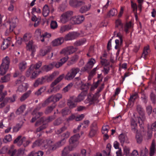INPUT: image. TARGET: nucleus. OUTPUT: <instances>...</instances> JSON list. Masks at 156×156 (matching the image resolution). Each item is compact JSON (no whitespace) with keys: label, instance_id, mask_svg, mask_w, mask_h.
Wrapping results in <instances>:
<instances>
[{"label":"nucleus","instance_id":"obj_1","mask_svg":"<svg viewBox=\"0 0 156 156\" xmlns=\"http://www.w3.org/2000/svg\"><path fill=\"white\" fill-rule=\"evenodd\" d=\"M55 118V117L54 116H52L48 117L47 119L44 118H42L40 119V120H39L37 121L35 125V126H38L42 123H43V124L36 129V133L39 132L46 128L47 126L45 123L46 122H48L52 121Z\"/></svg>","mask_w":156,"mask_h":156},{"label":"nucleus","instance_id":"obj_2","mask_svg":"<svg viewBox=\"0 0 156 156\" xmlns=\"http://www.w3.org/2000/svg\"><path fill=\"white\" fill-rule=\"evenodd\" d=\"M25 77L21 76L15 82L16 86H17V91L19 92H23L26 91L28 87L27 83H24Z\"/></svg>","mask_w":156,"mask_h":156},{"label":"nucleus","instance_id":"obj_3","mask_svg":"<svg viewBox=\"0 0 156 156\" xmlns=\"http://www.w3.org/2000/svg\"><path fill=\"white\" fill-rule=\"evenodd\" d=\"M103 88H101L97 93L93 95L90 94L87 96V98L85 100L84 102L86 104L89 103V105H91L95 102H97L98 98L100 96L99 92Z\"/></svg>","mask_w":156,"mask_h":156},{"label":"nucleus","instance_id":"obj_4","mask_svg":"<svg viewBox=\"0 0 156 156\" xmlns=\"http://www.w3.org/2000/svg\"><path fill=\"white\" fill-rule=\"evenodd\" d=\"M73 14L72 11H68L62 14L60 17L59 22L62 24H66L69 20Z\"/></svg>","mask_w":156,"mask_h":156},{"label":"nucleus","instance_id":"obj_5","mask_svg":"<svg viewBox=\"0 0 156 156\" xmlns=\"http://www.w3.org/2000/svg\"><path fill=\"white\" fill-rule=\"evenodd\" d=\"M39 74L35 69V66L32 65L26 73V76L27 77H30L31 79H34L37 77Z\"/></svg>","mask_w":156,"mask_h":156},{"label":"nucleus","instance_id":"obj_6","mask_svg":"<svg viewBox=\"0 0 156 156\" xmlns=\"http://www.w3.org/2000/svg\"><path fill=\"white\" fill-rule=\"evenodd\" d=\"M62 94L60 93H57L51 95L45 101V104H48L51 102L55 103L62 98Z\"/></svg>","mask_w":156,"mask_h":156},{"label":"nucleus","instance_id":"obj_7","mask_svg":"<svg viewBox=\"0 0 156 156\" xmlns=\"http://www.w3.org/2000/svg\"><path fill=\"white\" fill-rule=\"evenodd\" d=\"M26 49L27 50L31 52V55L33 57L34 56V53L36 51V48H37V46L34 44L33 41L31 40L26 44Z\"/></svg>","mask_w":156,"mask_h":156},{"label":"nucleus","instance_id":"obj_8","mask_svg":"<svg viewBox=\"0 0 156 156\" xmlns=\"http://www.w3.org/2000/svg\"><path fill=\"white\" fill-rule=\"evenodd\" d=\"M84 16L82 15L72 16L71 23L73 24H80L84 21Z\"/></svg>","mask_w":156,"mask_h":156},{"label":"nucleus","instance_id":"obj_9","mask_svg":"<svg viewBox=\"0 0 156 156\" xmlns=\"http://www.w3.org/2000/svg\"><path fill=\"white\" fill-rule=\"evenodd\" d=\"M137 109L140 114H141V117L139 116L137 118L138 123L140 124V126L143 123V121L145 120V118L143 112V109L141 108V106L140 105H137Z\"/></svg>","mask_w":156,"mask_h":156},{"label":"nucleus","instance_id":"obj_10","mask_svg":"<svg viewBox=\"0 0 156 156\" xmlns=\"http://www.w3.org/2000/svg\"><path fill=\"white\" fill-rule=\"evenodd\" d=\"M77 50L76 48H74L73 46H71L63 49L61 52V53L68 55L73 54Z\"/></svg>","mask_w":156,"mask_h":156},{"label":"nucleus","instance_id":"obj_11","mask_svg":"<svg viewBox=\"0 0 156 156\" xmlns=\"http://www.w3.org/2000/svg\"><path fill=\"white\" fill-rule=\"evenodd\" d=\"M40 107H37L36 109L34 110L32 113V115H33V117L32 119L31 122H34L36 119L39 118L40 116L42 115L43 113L42 112H37V110H38L40 109Z\"/></svg>","mask_w":156,"mask_h":156},{"label":"nucleus","instance_id":"obj_12","mask_svg":"<svg viewBox=\"0 0 156 156\" xmlns=\"http://www.w3.org/2000/svg\"><path fill=\"white\" fill-rule=\"evenodd\" d=\"M80 137V136L79 134L74 135L69 139V143L71 144H74V146L73 147L75 148L78 144V140Z\"/></svg>","mask_w":156,"mask_h":156},{"label":"nucleus","instance_id":"obj_13","mask_svg":"<svg viewBox=\"0 0 156 156\" xmlns=\"http://www.w3.org/2000/svg\"><path fill=\"white\" fill-rule=\"evenodd\" d=\"M79 35L76 32H70L65 36V39L66 41L72 40L76 38Z\"/></svg>","mask_w":156,"mask_h":156},{"label":"nucleus","instance_id":"obj_14","mask_svg":"<svg viewBox=\"0 0 156 156\" xmlns=\"http://www.w3.org/2000/svg\"><path fill=\"white\" fill-rule=\"evenodd\" d=\"M18 22V20L16 17H15L10 21L9 30L10 32L12 31L13 29L16 27V24Z\"/></svg>","mask_w":156,"mask_h":156},{"label":"nucleus","instance_id":"obj_15","mask_svg":"<svg viewBox=\"0 0 156 156\" xmlns=\"http://www.w3.org/2000/svg\"><path fill=\"white\" fill-rule=\"evenodd\" d=\"M95 62L96 61L94 59L91 58L89 59L87 64V67H84V68H82V70L83 71H85L87 70L88 68L90 69L92 68Z\"/></svg>","mask_w":156,"mask_h":156},{"label":"nucleus","instance_id":"obj_16","mask_svg":"<svg viewBox=\"0 0 156 156\" xmlns=\"http://www.w3.org/2000/svg\"><path fill=\"white\" fill-rule=\"evenodd\" d=\"M84 4L85 2L83 1H78L77 0H70L69 1L70 5L74 7H77Z\"/></svg>","mask_w":156,"mask_h":156},{"label":"nucleus","instance_id":"obj_17","mask_svg":"<svg viewBox=\"0 0 156 156\" xmlns=\"http://www.w3.org/2000/svg\"><path fill=\"white\" fill-rule=\"evenodd\" d=\"M81 6L80 9L79 11L82 13H85L89 11L91 7V5L90 4L85 5V3L84 5Z\"/></svg>","mask_w":156,"mask_h":156},{"label":"nucleus","instance_id":"obj_18","mask_svg":"<svg viewBox=\"0 0 156 156\" xmlns=\"http://www.w3.org/2000/svg\"><path fill=\"white\" fill-rule=\"evenodd\" d=\"M74 148L72 145L65 147L62 151V156H66L70 151L73 150Z\"/></svg>","mask_w":156,"mask_h":156},{"label":"nucleus","instance_id":"obj_19","mask_svg":"<svg viewBox=\"0 0 156 156\" xmlns=\"http://www.w3.org/2000/svg\"><path fill=\"white\" fill-rule=\"evenodd\" d=\"M11 38L9 37L4 40L1 46V49L4 50L7 48L11 43Z\"/></svg>","mask_w":156,"mask_h":156},{"label":"nucleus","instance_id":"obj_20","mask_svg":"<svg viewBox=\"0 0 156 156\" xmlns=\"http://www.w3.org/2000/svg\"><path fill=\"white\" fill-rule=\"evenodd\" d=\"M25 137H22L20 136H19L14 141V144H16L18 146H20L25 141Z\"/></svg>","mask_w":156,"mask_h":156},{"label":"nucleus","instance_id":"obj_21","mask_svg":"<svg viewBox=\"0 0 156 156\" xmlns=\"http://www.w3.org/2000/svg\"><path fill=\"white\" fill-rule=\"evenodd\" d=\"M63 42L64 40L63 38L60 37L53 40L52 42V44L53 46H56L61 45Z\"/></svg>","mask_w":156,"mask_h":156},{"label":"nucleus","instance_id":"obj_22","mask_svg":"<svg viewBox=\"0 0 156 156\" xmlns=\"http://www.w3.org/2000/svg\"><path fill=\"white\" fill-rule=\"evenodd\" d=\"M156 151V144L154 140H152L150 147V155L152 156Z\"/></svg>","mask_w":156,"mask_h":156},{"label":"nucleus","instance_id":"obj_23","mask_svg":"<svg viewBox=\"0 0 156 156\" xmlns=\"http://www.w3.org/2000/svg\"><path fill=\"white\" fill-rule=\"evenodd\" d=\"M52 143V141L50 140H43L41 143V147L45 148H48L50 144Z\"/></svg>","mask_w":156,"mask_h":156},{"label":"nucleus","instance_id":"obj_24","mask_svg":"<svg viewBox=\"0 0 156 156\" xmlns=\"http://www.w3.org/2000/svg\"><path fill=\"white\" fill-rule=\"evenodd\" d=\"M59 74V72L58 71L55 72L49 76H46L44 78L46 79L48 81H50L52 80L55 77Z\"/></svg>","mask_w":156,"mask_h":156},{"label":"nucleus","instance_id":"obj_25","mask_svg":"<svg viewBox=\"0 0 156 156\" xmlns=\"http://www.w3.org/2000/svg\"><path fill=\"white\" fill-rule=\"evenodd\" d=\"M116 36L118 37L119 39H116L115 40V43L116 45L121 46L123 43L122 36L120 33H118L117 34Z\"/></svg>","mask_w":156,"mask_h":156},{"label":"nucleus","instance_id":"obj_26","mask_svg":"<svg viewBox=\"0 0 156 156\" xmlns=\"http://www.w3.org/2000/svg\"><path fill=\"white\" fill-rule=\"evenodd\" d=\"M50 12V9L48 6L45 5L44 6L43 9L42 14L44 17H46L48 16Z\"/></svg>","mask_w":156,"mask_h":156},{"label":"nucleus","instance_id":"obj_27","mask_svg":"<svg viewBox=\"0 0 156 156\" xmlns=\"http://www.w3.org/2000/svg\"><path fill=\"white\" fill-rule=\"evenodd\" d=\"M65 75L64 74L60 75L51 84V87H53L57 84L60 82L64 77Z\"/></svg>","mask_w":156,"mask_h":156},{"label":"nucleus","instance_id":"obj_28","mask_svg":"<svg viewBox=\"0 0 156 156\" xmlns=\"http://www.w3.org/2000/svg\"><path fill=\"white\" fill-rule=\"evenodd\" d=\"M150 52V50L149 47L148 46H147L144 48L143 52L142 54V57L144 58L145 59H146L147 56L148 54Z\"/></svg>","mask_w":156,"mask_h":156},{"label":"nucleus","instance_id":"obj_29","mask_svg":"<svg viewBox=\"0 0 156 156\" xmlns=\"http://www.w3.org/2000/svg\"><path fill=\"white\" fill-rule=\"evenodd\" d=\"M131 126L132 131L134 133H137V124L133 119L131 120Z\"/></svg>","mask_w":156,"mask_h":156},{"label":"nucleus","instance_id":"obj_30","mask_svg":"<svg viewBox=\"0 0 156 156\" xmlns=\"http://www.w3.org/2000/svg\"><path fill=\"white\" fill-rule=\"evenodd\" d=\"M10 64V60L9 57L6 56L2 60V62L1 65L6 66L9 67Z\"/></svg>","mask_w":156,"mask_h":156},{"label":"nucleus","instance_id":"obj_31","mask_svg":"<svg viewBox=\"0 0 156 156\" xmlns=\"http://www.w3.org/2000/svg\"><path fill=\"white\" fill-rule=\"evenodd\" d=\"M31 91L29 90L26 93L24 94L20 98V101H23L27 98L30 95Z\"/></svg>","mask_w":156,"mask_h":156},{"label":"nucleus","instance_id":"obj_32","mask_svg":"<svg viewBox=\"0 0 156 156\" xmlns=\"http://www.w3.org/2000/svg\"><path fill=\"white\" fill-rule=\"evenodd\" d=\"M86 94V92H82L76 98L75 101L77 102L81 101L84 99Z\"/></svg>","mask_w":156,"mask_h":156},{"label":"nucleus","instance_id":"obj_33","mask_svg":"<svg viewBox=\"0 0 156 156\" xmlns=\"http://www.w3.org/2000/svg\"><path fill=\"white\" fill-rule=\"evenodd\" d=\"M9 68L8 67L1 65L0 66V74L2 75L5 74Z\"/></svg>","mask_w":156,"mask_h":156},{"label":"nucleus","instance_id":"obj_34","mask_svg":"<svg viewBox=\"0 0 156 156\" xmlns=\"http://www.w3.org/2000/svg\"><path fill=\"white\" fill-rule=\"evenodd\" d=\"M70 29V27L69 25H63L61 27L59 30V32L60 33H63L66 31L69 30Z\"/></svg>","mask_w":156,"mask_h":156},{"label":"nucleus","instance_id":"obj_35","mask_svg":"<svg viewBox=\"0 0 156 156\" xmlns=\"http://www.w3.org/2000/svg\"><path fill=\"white\" fill-rule=\"evenodd\" d=\"M32 37L30 34L26 33L25 34L23 38H21V40L23 41L27 42L30 40Z\"/></svg>","mask_w":156,"mask_h":156},{"label":"nucleus","instance_id":"obj_36","mask_svg":"<svg viewBox=\"0 0 156 156\" xmlns=\"http://www.w3.org/2000/svg\"><path fill=\"white\" fill-rule=\"evenodd\" d=\"M148 154V149L145 147L140 148V156H147Z\"/></svg>","mask_w":156,"mask_h":156},{"label":"nucleus","instance_id":"obj_37","mask_svg":"<svg viewBox=\"0 0 156 156\" xmlns=\"http://www.w3.org/2000/svg\"><path fill=\"white\" fill-rule=\"evenodd\" d=\"M10 75L8 74L5 76L2 77L0 81L2 83L7 82L10 80Z\"/></svg>","mask_w":156,"mask_h":156},{"label":"nucleus","instance_id":"obj_38","mask_svg":"<svg viewBox=\"0 0 156 156\" xmlns=\"http://www.w3.org/2000/svg\"><path fill=\"white\" fill-rule=\"evenodd\" d=\"M132 27V23L131 22H126L125 25L124 31L127 33H128L129 29Z\"/></svg>","mask_w":156,"mask_h":156},{"label":"nucleus","instance_id":"obj_39","mask_svg":"<svg viewBox=\"0 0 156 156\" xmlns=\"http://www.w3.org/2000/svg\"><path fill=\"white\" fill-rule=\"evenodd\" d=\"M119 139L122 145L124 144V142L127 139V137L126 135L123 134H121L119 136Z\"/></svg>","mask_w":156,"mask_h":156},{"label":"nucleus","instance_id":"obj_40","mask_svg":"<svg viewBox=\"0 0 156 156\" xmlns=\"http://www.w3.org/2000/svg\"><path fill=\"white\" fill-rule=\"evenodd\" d=\"M26 107V105H23L21 106L16 112V114L17 115H19L23 113L25 110Z\"/></svg>","mask_w":156,"mask_h":156},{"label":"nucleus","instance_id":"obj_41","mask_svg":"<svg viewBox=\"0 0 156 156\" xmlns=\"http://www.w3.org/2000/svg\"><path fill=\"white\" fill-rule=\"evenodd\" d=\"M75 79L76 82L75 86L80 89L83 83L79 78L76 77Z\"/></svg>","mask_w":156,"mask_h":156},{"label":"nucleus","instance_id":"obj_42","mask_svg":"<svg viewBox=\"0 0 156 156\" xmlns=\"http://www.w3.org/2000/svg\"><path fill=\"white\" fill-rule=\"evenodd\" d=\"M117 14V11L116 9H113L108 12L107 15L109 17L113 16H116Z\"/></svg>","mask_w":156,"mask_h":156},{"label":"nucleus","instance_id":"obj_43","mask_svg":"<svg viewBox=\"0 0 156 156\" xmlns=\"http://www.w3.org/2000/svg\"><path fill=\"white\" fill-rule=\"evenodd\" d=\"M89 86L90 84L88 83H83L80 89L83 91L82 92H86L87 94V91L89 89Z\"/></svg>","mask_w":156,"mask_h":156},{"label":"nucleus","instance_id":"obj_44","mask_svg":"<svg viewBox=\"0 0 156 156\" xmlns=\"http://www.w3.org/2000/svg\"><path fill=\"white\" fill-rule=\"evenodd\" d=\"M54 68L53 63H51L48 65H45L43 67V69L46 71H49Z\"/></svg>","mask_w":156,"mask_h":156},{"label":"nucleus","instance_id":"obj_45","mask_svg":"<svg viewBox=\"0 0 156 156\" xmlns=\"http://www.w3.org/2000/svg\"><path fill=\"white\" fill-rule=\"evenodd\" d=\"M81 153L82 156H88L90 153V150L89 149L87 150L82 149L81 150Z\"/></svg>","mask_w":156,"mask_h":156},{"label":"nucleus","instance_id":"obj_46","mask_svg":"<svg viewBox=\"0 0 156 156\" xmlns=\"http://www.w3.org/2000/svg\"><path fill=\"white\" fill-rule=\"evenodd\" d=\"M44 80V79L43 77L38 79L34 83V86L35 87H37L39 85L43 83Z\"/></svg>","mask_w":156,"mask_h":156},{"label":"nucleus","instance_id":"obj_47","mask_svg":"<svg viewBox=\"0 0 156 156\" xmlns=\"http://www.w3.org/2000/svg\"><path fill=\"white\" fill-rule=\"evenodd\" d=\"M56 105L55 104H54L48 107L46 109L45 111V113L46 114H48L51 112L53 109L55 107Z\"/></svg>","mask_w":156,"mask_h":156},{"label":"nucleus","instance_id":"obj_48","mask_svg":"<svg viewBox=\"0 0 156 156\" xmlns=\"http://www.w3.org/2000/svg\"><path fill=\"white\" fill-rule=\"evenodd\" d=\"M27 64V63L25 62H20L19 65L20 69L21 71L24 70L26 68Z\"/></svg>","mask_w":156,"mask_h":156},{"label":"nucleus","instance_id":"obj_49","mask_svg":"<svg viewBox=\"0 0 156 156\" xmlns=\"http://www.w3.org/2000/svg\"><path fill=\"white\" fill-rule=\"evenodd\" d=\"M86 40L85 38H83L82 40L77 41L74 43V44L76 46H79L83 45L86 42Z\"/></svg>","mask_w":156,"mask_h":156},{"label":"nucleus","instance_id":"obj_50","mask_svg":"<svg viewBox=\"0 0 156 156\" xmlns=\"http://www.w3.org/2000/svg\"><path fill=\"white\" fill-rule=\"evenodd\" d=\"M75 76L70 71L68 72L65 76V78L67 80H70L72 79Z\"/></svg>","mask_w":156,"mask_h":156},{"label":"nucleus","instance_id":"obj_51","mask_svg":"<svg viewBox=\"0 0 156 156\" xmlns=\"http://www.w3.org/2000/svg\"><path fill=\"white\" fill-rule=\"evenodd\" d=\"M124 155L126 156H129L130 154V149L127 147H123Z\"/></svg>","mask_w":156,"mask_h":156},{"label":"nucleus","instance_id":"obj_52","mask_svg":"<svg viewBox=\"0 0 156 156\" xmlns=\"http://www.w3.org/2000/svg\"><path fill=\"white\" fill-rule=\"evenodd\" d=\"M61 112L62 115L64 116L69 114L70 112V111L68 108H65L62 110Z\"/></svg>","mask_w":156,"mask_h":156},{"label":"nucleus","instance_id":"obj_53","mask_svg":"<svg viewBox=\"0 0 156 156\" xmlns=\"http://www.w3.org/2000/svg\"><path fill=\"white\" fill-rule=\"evenodd\" d=\"M58 25L55 21H51L50 23L51 28L52 29H55L57 28Z\"/></svg>","mask_w":156,"mask_h":156},{"label":"nucleus","instance_id":"obj_54","mask_svg":"<svg viewBox=\"0 0 156 156\" xmlns=\"http://www.w3.org/2000/svg\"><path fill=\"white\" fill-rule=\"evenodd\" d=\"M45 90V87H42L40 88L35 93V95L37 96L40 95L42 93L44 92Z\"/></svg>","mask_w":156,"mask_h":156},{"label":"nucleus","instance_id":"obj_55","mask_svg":"<svg viewBox=\"0 0 156 156\" xmlns=\"http://www.w3.org/2000/svg\"><path fill=\"white\" fill-rule=\"evenodd\" d=\"M73 83H70L69 84L66 86L62 90V91L64 93H66L73 86Z\"/></svg>","mask_w":156,"mask_h":156},{"label":"nucleus","instance_id":"obj_56","mask_svg":"<svg viewBox=\"0 0 156 156\" xmlns=\"http://www.w3.org/2000/svg\"><path fill=\"white\" fill-rule=\"evenodd\" d=\"M32 154L33 156H43L44 152L41 151H38L37 152L33 151H32Z\"/></svg>","mask_w":156,"mask_h":156},{"label":"nucleus","instance_id":"obj_57","mask_svg":"<svg viewBox=\"0 0 156 156\" xmlns=\"http://www.w3.org/2000/svg\"><path fill=\"white\" fill-rule=\"evenodd\" d=\"M42 142V140H36L34 142V143L32 145V147H34L37 146H41V143Z\"/></svg>","mask_w":156,"mask_h":156},{"label":"nucleus","instance_id":"obj_58","mask_svg":"<svg viewBox=\"0 0 156 156\" xmlns=\"http://www.w3.org/2000/svg\"><path fill=\"white\" fill-rule=\"evenodd\" d=\"M70 71L75 76L76 75L80 72V69L78 68H73L71 69Z\"/></svg>","mask_w":156,"mask_h":156},{"label":"nucleus","instance_id":"obj_59","mask_svg":"<svg viewBox=\"0 0 156 156\" xmlns=\"http://www.w3.org/2000/svg\"><path fill=\"white\" fill-rule=\"evenodd\" d=\"M136 139L137 143H140L143 140L142 136L140 134L138 133H136Z\"/></svg>","mask_w":156,"mask_h":156},{"label":"nucleus","instance_id":"obj_60","mask_svg":"<svg viewBox=\"0 0 156 156\" xmlns=\"http://www.w3.org/2000/svg\"><path fill=\"white\" fill-rule=\"evenodd\" d=\"M12 140V136L10 134H8L6 135L4 138L3 140L5 143L10 142Z\"/></svg>","mask_w":156,"mask_h":156},{"label":"nucleus","instance_id":"obj_61","mask_svg":"<svg viewBox=\"0 0 156 156\" xmlns=\"http://www.w3.org/2000/svg\"><path fill=\"white\" fill-rule=\"evenodd\" d=\"M67 103L68 105L71 108H73L76 106V105L72 101L71 99L68 100Z\"/></svg>","mask_w":156,"mask_h":156},{"label":"nucleus","instance_id":"obj_62","mask_svg":"<svg viewBox=\"0 0 156 156\" xmlns=\"http://www.w3.org/2000/svg\"><path fill=\"white\" fill-rule=\"evenodd\" d=\"M70 132L68 131L63 133L62 135V137L63 139L62 140H65V139L68 138L70 135Z\"/></svg>","mask_w":156,"mask_h":156},{"label":"nucleus","instance_id":"obj_63","mask_svg":"<svg viewBox=\"0 0 156 156\" xmlns=\"http://www.w3.org/2000/svg\"><path fill=\"white\" fill-rule=\"evenodd\" d=\"M58 148L56 144H53L52 143L50 144L48 148V150L50 151H52L55 150L56 148Z\"/></svg>","mask_w":156,"mask_h":156},{"label":"nucleus","instance_id":"obj_64","mask_svg":"<svg viewBox=\"0 0 156 156\" xmlns=\"http://www.w3.org/2000/svg\"><path fill=\"white\" fill-rule=\"evenodd\" d=\"M109 129V127L107 126H105L102 128V132L103 134H106L108 131Z\"/></svg>","mask_w":156,"mask_h":156}]
</instances>
